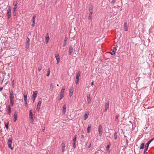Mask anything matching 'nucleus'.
Returning a JSON list of instances; mask_svg holds the SVG:
<instances>
[{
    "instance_id": "f257e3e1",
    "label": "nucleus",
    "mask_w": 154,
    "mask_h": 154,
    "mask_svg": "<svg viewBox=\"0 0 154 154\" xmlns=\"http://www.w3.org/2000/svg\"><path fill=\"white\" fill-rule=\"evenodd\" d=\"M154 139V138L152 139H151L149 140L147 143L146 144L145 147V148L144 150V152H145L148 149L149 145L151 143V142Z\"/></svg>"
},
{
    "instance_id": "f03ea898",
    "label": "nucleus",
    "mask_w": 154,
    "mask_h": 154,
    "mask_svg": "<svg viewBox=\"0 0 154 154\" xmlns=\"http://www.w3.org/2000/svg\"><path fill=\"white\" fill-rule=\"evenodd\" d=\"M11 7L10 6H8V9L7 12V16H8V19H9L11 17Z\"/></svg>"
},
{
    "instance_id": "7ed1b4c3",
    "label": "nucleus",
    "mask_w": 154,
    "mask_h": 154,
    "mask_svg": "<svg viewBox=\"0 0 154 154\" xmlns=\"http://www.w3.org/2000/svg\"><path fill=\"white\" fill-rule=\"evenodd\" d=\"M76 135L74 136V138L72 140V146L74 149H75L76 147Z\"/></svg>"
},
{
    "instance_id": "20e7f679",
    "label": "nucleus",
    "mask_w": 154,
    "mask_h": 154,
    "mask_svg": "<svg viewBox=\"0 0 154 154\" xmlns=\"http://www.w3.org/2000/svg\"><path fill=\"white\" fill-rule=\"evenodd\" d=\"M102 126L101 125H99L98 127V131L99 132V136L101 137L102 134Z\"/></svg>"
},
{
    "instance_id": "39448f33",
    "label": "nucleus",
    "mask_w": 154,
    "mask_h": 154,
    "mask_svg": "<svg viewBox=\"0 0 154 154\" xmlns=\"http://www.w3.org/2000/svg\"><path fill=\"white\" fill-rule=\"evenodd\" d=\"M8 147L11 150H12L13 148L11 147L12 140L11 138H9L8 142Z\"/></svg>"
},
{
    "instance_id": "423d86ee",
    "label": "nucleus",
    "mask_w": 154,
    "mask_h": 154,
    "mask_svg": "<svg viewBox=\"0 0 154 154\" xmlns=\"http://www.w3.org/2000/svg\"><path fill=\"white\" fill-rule=\"evenodd\" d=\"M55 57L57 61V64H58L60 62V58L59 55L58 54H56Z\"/></svg>"
},
{
    "instance_id": "0eeeda50",
    "label": "nucleus",
    "mask_w": 154,
    "mask_h": 154,
    "mask_svg": "<svg viewBox=\"0 0 154 154\" xmlns=\"http://www.w3.org/2000/svg\"><path fill=\"white\" fill-rule=\"evenodd\" d=\"M17 112H15L14 114V122H15L17 119Z\"/></svg>"
},
{
    "instance_id": "6e6552de",
    "label": "nucleus",
    "mask_w": 154,
    "mask_h": 154,
    "mask_svg": "<svg viewBox=\"0 0 154 154\" xmlns=\"http://www.w3.org/2000/svg\"><path fill=\"white\" fill-rule=\"evenodd\" d=\"M73 92V89L72 87H70L69 90V96L71 97Z\"/></svg>"
},
{
    "instance_id": "1a4fd4ad",
    "label": "nucleus",
    "mask_w": 154,
    "mask_h": 154,
    "mask_svg": "<svg viewBox=\"0 0 154 154\" xmlns=\"http://www.w3.org/2000/svg\"><path fill=\"white\" fill-rule=\"evenodd\" d=\"M112 53H111V55H115V52H116V47H113L112 49Z\"/></svg>"
},
{
    "instance_id": "9d476101",
    "label": "nucleus",
    "mask_w": 154,
    "mask_h": 154,
    "mask_svg": "<svg viewBox=\"0 0 154 154\" xmlns=\"http://www.w3.org/2000/svg\"><path fill=\"white\" fill-rule=\"evenodd\" d=\"M29 117L30 119L32 121H33V114L32 113V110H30L29 111Z\"/></svg>"
},
{
    "instance_id": "9b49d317",
    "label": "nucleus",
    "mask_w": 154,
    "mask_h": 154,
    "mask_svg": "<svg viewBox=\"0 0 154 154\" xmlns=\"http://www.w3.org/2000/svg\"><path fill=\"white\" fill-rule=\"evenodd\" d=\"M35 17L36 16L35 15H34L33 17V18L32 19V27H33L35 26Z\"/></svg>"
},
{
    "instance_id": "f8f14e48",
    "label": "nucleus",
    "mask_w": 154,
    "mask_h": 154,
    "mask_svg": "<svg viewBox=\"0 0 154 154\" xmlns=\"http://www.w3.org/2000/svg\"><path fill=\"white\" fill-rule=\"evenodd\" d=\"M87 101L88 104L90 103L91 101L90 95L88 94L87 95Z\"/></svg>"
},
{
    "instance_id": "ddd939ff",
    "label": "nucleus",
    "mask_w": 154,
    "mask_h": 154,
    "mask_svg": "<svg viewBox=\"0 0 154 154\" xmlns=\"http://www.w3.org/2000/svg\"><path fill=\"white\" fill-rule=\"evenodd\" d=\"M49 35L48 33L46 34L45 35V41H46V44H48V41L49 40Z\"/></svg>"
},
{
    "instance_id": "4468645a",
    "label": "nucleus",
    "mask_w": 154,
    "mask_h": 154,
    "mask_svg": "<svg viewBox=\"0 0 154 154\" xmlns=\"http://www.w3.org/2000/svg\"><path fill=\"white\" fill-rule=\"evenodd\" d=\"M64 90L62 89L61 91L60 94V100L61 99H62L64 96Z\"/></svg>"
},
{
    "instance_id": "2eb2a0df",
    "label": "nucleus",
    "mask_w": 154,
    "mask_h": 154,
    "mask_svg": "<svg viewBox=\"0 0 154 154\" xmlns=\"http://www.w3.org/2000/svg\"><path fill=\"white\" fill-rule=\"evenodd\" d=\"M124 29L125 31L128 30V27L127 23L125 22L124 24Z\"/></svg>"
},
{
    "instance_id": "dca6fc26",
    "label": "nucleus",
    "mask_w": 154,
    "mask_h": 154,
    "mask_svg": "<svg viewBox=\"0 0 154 154\" xmlns=\"http://www.w3.org/2000/svg\"><path fill=\"white\" fill-rule=\"evenodd\" d=\"M109 107V102L106 103L105 104V112H106L107 110L108 109Z\"/></svg>"
},
{
    "instance_id": "f3484780",
    "label": "nucleus",
    "mask_w": 154,
    "mask_h": 154,
    "mask_svg": "<svg viewBox=\"0 0 154 154\" xmlns=\"http://www.w3.org/2000/svg\"><path fill=\"white\" fill-rule=\"evenodd\" d=\"M66 111V106L64 105L63 107L62 113L64 114Z\"/></svg>"
},
{
    "instance_id": "a211bd4d",
    "label": "nucleus",
    "mask_w": 154,
    "mask_h": 154,
    "mask_svg": "<svg viewBox=\"0 0 154 154\" xmlns=\"http://www.w3.org/2000/svg\"><path fill=\"white\" fill-rule=\"evenodd\" d=\"M80 75V72L79 71L78 72L76 76V79L79 80V78Z\"/></svg>"
},
{
    "instance_id": "6ab92c4d",
    "label": "nucleus",
    "mask_w": 154,
    "mask_h": 154,
    "mask_svg": "<svg viewBox=\"0 0 154 154\" xmlns=\"http://www.w3.org/2000/svg\"><path fill=\"white\" fill-rule=\"evenodd\" d=\"M91 128V125L90 124H89L88 125V127L87 128V132L89 134L90 132V129Z\"/></svg>"
},
{
    "instance_id": "aec40b11",
    "label": "nucleus",
    "mask_w": 154,
    "mask_h": 154,
    "mask_svg": "<svg viewBox=\"0 0 154 154\" xmlns=\"http://www.w3.org/2000/svg\"><path fill=\"white\" fill-rule=\"evenodd\" d=\"M73 51V48L72 47H70L69 48V55H71V54L72 53V52Z\"/></svg>"
},
{
    "instance_id": "412c9836",
    "label": "nucleus",
    "mask_w": 154,
    "mask_h": 154,
    "mask_svg": "<svg viewBox=\"0 0 154 154\" xmlns=\"http://www.w3.org/2000/svg\"><path fill=\"white\" fill-rule=\"evenodd\" d=\"M89 11L90 12V13H92L93 14V8L92 6L91 5V6H90L89 8Z\"/></svg>"
},
{
    "instance_id": "4be33fe9",
    "label": "nucleus",
    "mask_w": 154,
    "mask_h": 154,
    "mask_svg": "<svg viewBox=\"0 0 154 154\" xmlns=\"http://www.w3.org/2000/svg\"><path fill=\"white\" fill-rule=\"evenodd\" d=\"M37 91H34L33 92L32 98H36L37 97Z\"/></svg>"
},
{
    "instance_id": "5701e85b",
    "label": "nucleus",
    "mask_w": 154,
    "mask_h": 154,
    "mask_svg": "<svg viewBox=\"0 0 154 154\" xmlns=\"http://www.w3.org/2000/svg\"><path fill=\"white\" fill-rule=\"evenodd\" d=\"M8 114L10 115L11 114V108L10 106H8Z\"/></svg>"
},
{
    "instance_id": "b1692460",
    "label": "nucleus",
    "mask_w": 154,
    "mask_h": 154,
    "mask_svg": "<svg viewBox=\"0 0 154 154\" xmlns=\"http://www.w3.org/2000/svg\"><path fill=\"white\" fill-rule=\"evenodd\" d=\"M54 84L53 83H51L50 84V89L51 91H52L54 89Z\"/></svg>"
},
{
    "instance_id": "393cba45",
    "label": "nucleus",
    "mask_w": 154,
    "mask_h": 154,
    "mask_svg": "<svg viewBox=\"0 0 154 154\" xmlns=\"http://www.w3.org/2000/svg\"><path fill=\"white\" fill-rule=\"evenodd\" d=\"M88 112H86L85 113V116L84 117V119L85 120L88 117Z\"/></svg>"
},
{
    "instance_id": "a878e982",
    "label": "nucleus",
    "mask_w": 154,
    "mask_h": 154,
    "mask_svg": "<svg viewBox=\"0 0 154 154\" xmlns=\"http://www.w3.org/2000/svg\"><path fill=\"white\" fill-rule=\"evenodd\" d=\"M17 6H14V7L13 8V10L14 11L13 12V13L14 15H15V14H16V9H17Z\"/></svg>"
},
{
    "instance_id": "bb28decb",
    "label": "nucleus",
    "mask_w": 154,
    "mask_h": 154,
    "mask_svg": "<svg viewBox=\"0 0 154 154\" xmlns=\"http://www.w3.org/2000/svg\"><path fill=\"white\" fill-rule=\"evenodd\" d=\"M10 100H14V97L12 94H10Z\"/></svg>"
},
{
    "instance_id": "cd10ccee",
    "label": "nucleus",
    "mask_w": 154,
    "mask_h": 154,
    "mask_svg": "<svg viewBox=\"0 0 154 154\" xmlns=\"http://www.w3.org/2000/svg\"><path fill=\"white\" fill-rule=\"evenodd\" d=\"M50 68H48L47 69V76H49L50 75Z\"/></svg>"
},
{
    "instance_id": "c85d7f7f",
    "label": "nucleus",
    "mask_w": 154,
    "mask_h": 154,
    "mask_svg": "<svg viewBox=\"0 0 154 154\" xmlns=\"http://www.w3.org/2000/svg\"><path fill=\"white\" fill-rule=\"evenodd\" d=\"M145 144L144 143H142L140 147V149H143L144 148Z\"/></svg>"
},
{
    "instance_id": "c756f323",
    "label": "nucleus",
    "mask_w": 154,
    "mask_h": 154,
    "mask_svg": "<svg viewBox=\"0 0 154 154\" xmlns=\"http://www.w3.org/2000/svg\"><path fill=\"white\" fill-rule=\"evenodd\" d=\"M67 38L66 37L65 38L64 42L63 44V46H65L66 45V42L67 41Z\"/></svg>"
},
{
    "instance_id": "7c9ffc66",
    "label": "nucleus",
    "mask_w": 154,
    "mask_h": 154,
    "mask_svg": "<svg viewBox=\"0 0 154 154\" xmlns=\"http://www.w3.org/2000/svg\"><path fill=\"white\" fill-rule=\"evenodd\" d=\"M24 102H27V96L26 95H24Z\"/></svg>"
},
{
    "instance_id": "2f4dec72",
    "label": "nucleus",
    "mask_w": 154,
    "mask_h": 154,
    "mask_svg": "<svg viewBox=\"0 0 154 154\" xmlns=\"http://www.w3.org/2000/svg\"><path fill=\"white\" fill-rule=\"evenodd\" d=\"M92 13H89V16H88V19L90 20H92Z\"/></svg>"
},
{
    "instance_id": "473e14b6",
    "label": "nucleus",
    "mask_w": 154,
    "mask_h": 154,
    "mask_svg": "<svg viewBox=\"0 0 154 154\" xmlns=\"http://www.w3.org/2000/svg\"><path fill=\"white\" fill-rule=\"evenodd\" d=\"M114 139L115 140H116L117 138V133L116 132H115L114 133Z\"/></svg>"
},
{
    "instance_id": "72a5a7b5",
    "label": "nucleus",
    "mask_w": 154,
    "mask_h": 154,
    "mask_svg": "<svg viewBox=\"0 0 154 154\" xmlns=\"http://www.w3.org/2000/svg\"><path fill=\"white\" fill-rule=\"evenodd\" d=\"M26 48L28 49L29 47V43H26Z\"/></svg>"
},
{
    "instance_id": "f704fd0d",
    "label": "nucleus",
    "mask_w": 154,
    "mask_h": 154,
    "mask_svg": "<svg viewBox=\"0 0 154 154\" xmlns=\"http://www.w3.org/2000/svg\"><path fill=\"white\" fill-rule=\"evenodd\" d=\"M41 103H42V101H39L38 103L37 106L40 107Z\"/></svg>"
},
{
    "instance_id": "c9c22d12",
    "label": "nucleus",
    "mask_w": 154,
    "mask_h": 154,
    "mask_svg": "<svg viewBox=\"0 0 154 154\" xmlns=\"http://www.w3.org/2000/svg\"><path fill=\"white\" fill-rule=\"evenodd\" d=\"M110 145H108L106 146V149L107 151H109V148L110 147Z\"/></svg>"
},
{
    "instance_id": "e433bc0d",
    "label": "nucleus",
    "mask_w": 154,
    "mask_h": 154,
    "mask_svg": "<svg viewBox=\"0 0 154 154\" xmlns=\"http://www.w3.org/2000/svg\"><path fill=\"white\" fill-rule=\"evenodd\" d=\"M10 103L11 106H13L14 104V100H10Z\"/></svg>"
},
{
    "instance_id": "4c0bfd02",
    "label": "nucleus",
    "mask_w": 154,
    "mask_h": 154,
    "mask_svg": "<svg viewBox=\"0 0 154 154\" xmlns=\"http://www.w3.org/2000/svg\"><path fill=\"white\" fill-rule=\"evenodd\" d=\"M119 117V116L118 115H116L115 116V121H117Z\"/></svg>"
},
{
    "instance_id": "58836bf2",
    "label": "nucleus",
    "mask_w": 154,
    "mask_h": 154,
    "mask_svg": "<svg viewBox=\"0 0 154 154\" xmlns=\"http://www.w3.org/2000/svg\"><path fill=\"white\" fill-rule=\"evenodd\" d=\"M29 39L28 37H27L26 39V43H29Z\"/></svg>"
},
{
    "instance_id": "ea45409f",
    "label": "nucleus",
    "mask_w": 154,
    "mask_h": 154,
    "mask_svg": "<svg viewBox=\"0 0 154 154\" xmlns=\"http://www.w3.org/2000/svg\"><path fill=\"white\" fill-rule=\"evenodd\" d=\"M17 2L16 1H14L13 2V5L14 6H17Z\"/></svg>"
},
{
    "instance_id": "a19ab883",
    "label": "nucleus",
    "mask_w": 154,
    "mask_h": 154,
    "mask_svg": "<svg viewBox=\"0 0 154 154\" xmlns=\"http://www.w3.org/2000/svg\"><path fill=\"white\" fill-rule=\"evenodd\" d=\"M65 147V144L63 143H62V148H64Z\"/></svg>"
},
{
    "instance_id": "79ce46f5",
    "label": "nucleus",
    "mask_w": 154,
    "mask_h": 154,
    "mask_svg": "<svg viewBox=\"0 0 154 154\" xmlns=\"http://www.w3.org/2000/svg\"><path fill=\"white\" fill-rule=\"evenodd\" d=\"M42 69V67L41 66H40L38 68V70L40 72Z\"/></svg>"
},
{
    "instance_id": "37998d69",
    "label": "nucleus",
    "mask_w": 154,
    "mask_h": 154,
    "mask_svg": "<svg viewBox=\"0 0 154 154\" xmlns=\"http://www.w3.org/2000/svg\"><path fill=\"white\" fill-rule=\"evenodd\" d=\"M36 109L38 110V111H39V109H40V106H37Z\"/></svg>"
},
{
    "instance_id": "c03bdc74",
    "label": "nucleus",
    "mask_w": 154,
    "mask_h": 154,
    "mask_svg": "<svg viewBox=\"0 0 154 154\" xmlns=\"http://www.w3.org/2000/svg\"><path fill=\"white\" fill-rule=\"evenodd\" d=\"M5 126L7 129H8V125L7 124H5Z\"/></svg>"
},
{
    "instance_id": "a18cd8bd",
    "label": "nucleus",
    "mask_w": 154,
    "mask_h": 154,
    "mask_svg": "<svg viewBox=\"0 0 154 154\" xmlns=\"http://www.w3.org/2000/svg\"><path fill=\"white\" fill-rule=\"evenodd\" d=\"M79 80L76 79L75 81V83L76 84H78L79 82Z\"/></svg>"
},
{
    "instance_id": "49530a36",
    "label": "nucleus",
    "mask_w": 154,
    "mask_h": 154,
    "mask_svg": "<svg viewBox=\"0 0 154 154\" xmlns=\"http://www.w3.org/2000/svg\"><path fill=\"white\" fill-rule=\"evenodd\" d=\"M27 102H24V104L26 106H27Z\"/></svg>"
},
{
    "instance_id": "de8ad7c7",
    "label": "nucleus",
    "mask_w": 154,
    "mask_h": 154,
    "mask_svg": "<svg viewBox=\"0 0 154 154\" xmlns=\"http://www.w3.org/2000/svg\"><path fill=\"white\" fill-rule=\"evenodd\" d=\"M91 143H90L89 144V145L88 146V148H90L91 147Z\"/></svg>"
},
{
    "instance_id": "09e8293b",
    "label": "nucleus",
    "mask_w": 154,
    "mask_h": 154,
    "mask_svg": "<svg viewBox=\"0 0 154 154\" xmlns=\"http://www.w3.org/2000/svg\"><path fill=\"white\" fill-rule=\"evenodd\" d=\"M115 2V0H112L111 1V3L112 4H113V3H114Z\"/></svg>"
},
{
    "instance_id": "8fccbe9b",
    "label": "nucleus",
    "mask_w": 154,
    "mask_h": 154,
    "mask_svg": "<svg viewBox=\"0 0 154 154\" xmlns=\"http://www.w3.org/2000/svg\"><path fill=\"white\" fill-rule=\"evenodd\" d=\"M84 138V136L82 135L81 136V139H83Z\"/></svg>"
},
{
    "instance_id": "3c124183",
    "label": "nucleus",
    "mask_w": 154,
    "mask_h": 154,
    "mask_svg": "<svg viewBox=\"0 0 154 154\" xmlns=\"http://www.w3.org/2000/svg\"><path fill=\"white\" fill-rule=\"evenodd\" d=\"M35 99V98H32V99H33V102H34Z\"/></svg>"
},
{
    "instance_id": "603ef678",
    "label": "nucleus",
    "mask_w": 154,
    "mask_h": 154,
    "mask_svg": "<svg viewBox=\"0 0 154 154\" xmlns=\"http://www.w3.org/2000/svg\"><path fill=\"white\" fill-rule=\"evenodd\" d=\"M62 151L63 152L64 151V148H63H63H62Z\"/></svg>"
},
{
    "instance_id": "864d4df0",
    "label": "nucleus",
    "mask_w": 154,
    "mask_h": 154,
    "mask_svg": "<svg viewBox=\"0 0 154 154\" xmlns=\"http://www.w3.org/2000/svg\"><path fill=\"white\" fill-rule=\"evenodd\" d=\"M93 85H94V82H92L91 83V85L92 86H93Z\"/></svg>"
},
{
    "instance_id": "5fc2aeb1",
    "label": "nucleus",
    "mask_w": 154,
    "mask_h": 154,
    "mask_svg": "<svg viewBox=\"0 0 154 154\" xmlns=\"http://www.w3.org/2000/svg\"><path fill=\"white\" fill-rule=\"evenodd\" d=\"M44 131H45V129H43L42 130V131H43L44 132Z\"/></svg>"
},
{
    "instance_id": "6e6d98bb",
    "label": "nucleus",
    "mask_w": 154,
    "mask_h": 154,
    "mask_svg": "<svg viewBox=\"0 0 154 154\" xmlns=\"http://www.w3.org/2000/svg\"><path fill=\"white\" fill-rule=\"evenodd\" d=\"M57 86L58 87L59 86V85H57Z\"/></svg>"
}]
</instances>
